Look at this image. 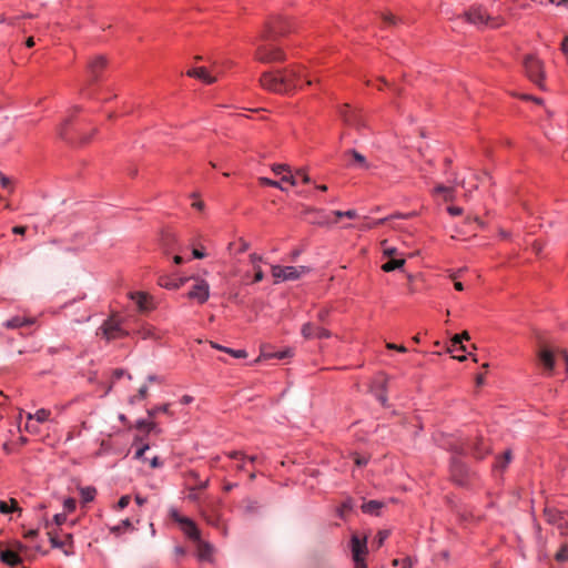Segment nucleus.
<instances>
[{
    "label": "nucleus",
    "mask_w": 568,
    "mask_h": 568,
    "mask_svg": "<svg viewBox=\"0 0 568 568\" xmlns=\"http://www.w3.org/2000/svg\"><path fill=\"white\" fill-rule=\"evenodd\" d=\"M0 184L3 189L8 190L9 192L13 191L12 181L2 172H0Z\"/></svg>",
    "instance_id": "obj_41"
},
{
    "label": "nucleus",
    "mask_w": 568,
    "mask_h": 568,
    "mask_svg": "<svg viewBox=\"0 0 568 568\" xmlns=\"http://www.w3.org/2000/svg\"><path fill=\"white\" fill-rule=\"evenodd\" d=\"M524 68L527 77L539 88L544 89V63L535 55H526L524 59Z\"/></svg>",
    "instance_id": "obj_4"
},
{
    "label": "nucleus",
    "mask_w": 568,
    "mask_h": 568,
    "mask_svg": "<svg viewBox=\"0 0 568 568\" xmlns=\"http://www.w3.org/2000/svg\"><path fill=\"white\" fill-rule=\"evenodd\" d=\"M301 333H302L303 337H305L307 339L313 338V337L328 338L332 335L329 331H327L325 328L316 327L312 323H305L302 326Z\"/></svg>",
    "instance_id": "obj_16"
},
{
    "label": "nucleus",
    "mask_w": 568,
    "mask_h": 568,
    "mask_svg": "<svg viewBox=\"0 0 568 568\" xmlns=\"http://www.w3.org/2000/svg\"><path fill=\"white\" fill-rule=\"evenodd\" d=\"M306 272L305 266H273L272 267V275L275 278V282L280 281H295L297 280L302 274Z\"/></svg>",
    "instance_id": "obj_5"
},
{
    "label": "nucleus",
    "mask_w": 568,
    "mask_h": 568,
    "mask_svg": "<svg viewBox=\"0 0 568 568\" xmlns=\"http://www.w3.org/2000/svg\"><path fill=\"white\" fill-rule=\"evenodd\" d=\"M258 181L263 185H270V186L277 185V181H273V180H270L267 178H260Z\"/></svg>",
    "instance_id": "obj_60"
},
{
    "label": "nucleus",
    "mask_w": 568,
    "mask_h": 568,
    "mask_svg": "<svg viewBox=\"0 0 568 568\" xmlns=\"http://www.w3.org/2000/svg\"><path fill=\"white\" fill-rule=\"evenodd\" d=\"M246 247L247 244L243 237H240L239 240L233 241L229 244L230 254L235 257L243 255L246 252Z\"/></svg>",
    "instance_id": "obj_24"
},
{
    "label": "nucleus",
    "mask_w": 568,
    "mask_h": 568,
    "mask_svg": "<svg viewBox=\"0 0 568 568\" xmlns=\"http://www.w3.org/2000/svg\"><path fill=\"white\" fill-rule=\"evenodd\" d=\"M34 324V318L14 316L3 323L7 328L14 329Z\"/></svg>",
    "instance_id": "obj_22"
},
{
    "label": "nucleus",
    "mask_w": 568,
    "mask_h": 568,
    "mask_svg": "<svg viewBox=\"0 0 568 568\" xmlns=\"http://www.w3.org/2000/svg\"><path fill=\"white\" fill-rule=\"evenodd\" d=\"M26 430L29 432V433H39V428L36 424H32V423H27L26 426H24Z\"/></svg>",
    "instance_id": "obj_58"
},
{
    "label": "nucleus",
    "mask_w": 568,
    "mask_h": 568,
    "mask_svg": "<svg viewBox=\"0 0 568 568\" xmlns=\"http://www.w3.org/2000/svg\"><path fill=\"white\" fill-rule=\"evenodd\" d=\"M329 314V311L327 308H323L317 313V318L320 322L325 323L327 320V316Z\"/></svg>",
    "instance_id": "obj_54"
},
{
    "label": "nucleus",
    "mask_w": 568,
    "mask_h": 568,
    "mask_svg": "<svg viewBox=\"0 0 568 568\" xmlns=\"http://www.w3.org/2000/svg\"><path fill=\"white\" fill-rule=\"evenodd\" d=\"M106 63V58L103 55H98L88 62V72L90 75L88 85H92L100 80V75L105 69Z\"/></svg>",
    "instance_id": "obj_10"
},
{
    "label": "nucleus",
    "mask_w": 568,
    "mask_h": 568,
    "mask_svg": "<svg viewBox=\"0 0 568 568\" xmlns=\"http://www.w3.org/2000/svg\"><path fill=\"white\" fill-rule=\"evenodd\" d=\"M389 536V532L387 530H382L377 535V545L382 546L384 540Z\"/></svg>",
    "instance_id": "obj_55"
},
{
    "label": "nucleus",
    "mask_w": 568,
    "mask_h": 568,
    "mask_svg": "<svg viewBox=\"0 0 568 568\" xmlns=\"http://www.w3.org/2000/svg\"><path fill=\"white\" fill-rule=\"evenodd\" d=\"M189 298L196 300L200 304L207 301L210 296V285L201 278H195L191 291L187 293Z\"/></svg>",
    "instance_id": "obj_12"
},
{
    "label": "nucleus",
    "mask_w": 568,
    "mask_h": 568,
    "mask_svg": "<svg viewBox=\"0 0 568 568\" xmlns=\"http://www.w3.org/2000/svg\"><path fill=\"white\" fill-rule=\"evenodd\" d=\"M39 531L38 529H30L24 534V537L28 539H33L38 536Z\"/></svg>",
    "instance_id": "obj_62"
},
{
    "label": "nucleus",
    "mask_w": 568,
    "mask_h": 568,
    "mask_svg": "<svg viewBox=\"0 0 568 568\" xmlns=\"http://www.w3.org/2000/svg\"><path fill=\"white\" fill-rule=\"evenodd\" d=\"M187 77L196 78L206 84H212L216 81V77H213L204 67L193 68L186 72Z\"/></svg>",
    "instance_id": "obj_20"
},
{
    "label": "nucleus",
    "mask_w": 568,
    "mask_h": 568,
    "mask_svg": "<svg viewBox=\"0 0 568 568\" xmlns=\"http://www.w3.org/2000/svg\"><path fill=\"white\" fill-rule=\"evenodd\" d=\"M339 114L343 118L344 122L349 125L354 126L357 130H361L363 128H366V122L363 119L362 114H359L356 111L351 110L348 104H344Z\"/></svg>",
    "instance_id": "obj_11"
},
{
    "label": "nucleus",
    "mask_w": 568,
    "mask_h": 568,
    "mask_svg": "<svg viewBox=\"0 0 568 568\" xmlns=\"http://www.w3.org/2000/svg\"><path fill=\"white\" fill-rule=\"evenodd\" d=\"M291 355H292L291 349H285L282 352H271V351L263 349L261 356L255 362L258 363L262 359H272V358L283 359V358L290 357Z\"/></svg>",
    "instance_id": "obj_25"
},
{
    "label": "nucleus",
    "mask_w": 568,
    "mask_h": 568,
    "mask_svg": "<svg viewBox=\"0 0 568 568\" xmlns=\"http://www.w3.org/2000/svg\"><path fill=\"white\" fill-rule=\"evenodd\" d=\"M189 484H193L194 486L191 488V490L194 489H204L207 486V479L205 480H199V475L195 471H190L187 475Z\"/></svg>",
    "instance_id": "obj_28"
},
{
    "label": "nucleus",
    "mask_w": 568,
    "mask_h": 568,
    "mask_svg": "<svg viewBox=\"0 0 568 568\" xmlns=\"http://www.w3.org/2000/svg\"><path fill=\"white\" fill-rule=\"evenodd\" d=\"M450 473L453 479L458 485H465L468 477V469L459 458H454L450 465Z\"/></svg>",
    "instance_id": "obj_14"
},
{
    "label": "nucleus",
    "mask_w": 568,
    "mask_h": 568,
    "mask_svg": "<svg viewBox=\"0 0 568 568\" xmlns=\"http://www.w3.org/2000/svg\"><path fill=\"white\" fill-rule=\"evenodd\" d=\"M384 507V503L378 500H369L362 505V510L369 515H379V510Z\"/></svg>",
    "instance_id": "obj_27"
},
{
    "label": "nucleus",
    "mask_w": 568,
    "mask_h": 568,
    "mask_svg": "<svg viewBox=\"0 0 568 568\" xmlns=\"http://www.w3.org/2000/svg\"><path fill=\"white\" fill-rule=\"evenodd\" d=\"M51 412L45 408H40L34 413V420L37 423H44L49 420Z\"/></svg>",
    "instance_id": "obj_39"
},
{
    "label": "nucleus",
    "mask_w": 568,
    "mask_h": 568,
    "mask_svg": "<svg viewBox=\"0 0 568 568\" xmlns=\"http://www.w3.org/2000/svg\"><path fill=\"white\" fill-rule=\"evenodd\" d=\"M382 245H383V253H384L385 256H388V257L392 258V257H394V256H396L398 254V251H397L396 247L386 246V241H384L382 243Z\"/></svg>",
    "instance_id": "obj_44"
},
{
    "label": "nucleus",
    "mask_w": 568,
    "mask_h": 568,
    "mask_svg": "<svg viewBox=\"0 0 568 568\" xmlns=\"http://www.w3.org/2000/svg\"><path fill=\"white\" fill-rule=\"evenodd\" d=\"M26 231H27V226H22V225L14 226V227L12 229V232H13L14 234H19V235H23V234L26 233Z\"/></svg>",
    "instance_id": "obj_63"
},
{
    "label": "nucleus",
    "mask_w": 568,
    "mask_h": 568,
    "mask_svg": "<svg viewBox=\"0 0 568 568\" xmlns=\"http://www.w3.org/2000/svg\"><path fill=\"white\" fill-rule=\"evenodd\" d=\"M67 520L65 514H57L53 517V521L57 526H61Z\"/></svg>",
    "instance_id": "obj_56"
},
{
    "label": "nucleus",
    "mask_w": 568,
    "mask_h": 568,
    "mask_svg": "<svg viewBox=\"0 0 568 568\" xmlns=\"http://www.w3.org/2000/svg\"><path fill=\"white\" fill-rule=\"evenodd\" d=\"M260 83L266 90L280 92V93L285 92V87H283V84H282V79H281L280 73L275 74L272 72H265L262 74V77L260 79Z\"/></svg>",
    "instance_id": "obj_13"
},
{
    "label": "nucleus",
    "mask_w": 568,
    "mask_h": 568,
    "mask_svg": "<svg viewBox=\"0 0 568 568\" xmlns=\"http://www.w3.org/2000/svg\"><path fill=\"white\" fill-rule=\"evenodd\" d=\"M69 125V120H65L59 128H58V134L61 139H67V128Z\"/></svg>",
    "instance_id": "obj_48"
},
{
    "label": "nucleus",
    "mask_w": 568,
    "mask_h": 568,
    "mask_svg": "<svg viewBox=\"0 0 568 568\" xmlns=\"http://www.w3.org/2000/svg\"><path fill=\"white\" fill-rule=\"evenodd\" d=\"M510 460H511V452L506 450L504 453L503 457L497 460V463L495 464V467L500 470H504L507 467V465L510 463Z\"/></svg>",
    "instance_id": "obj_37"
},
{
    "label": "nucleus",
    "mask_w": 568,
    "mask_h": 568,
    "mask_svg": "<svg viewBox=\"0 0 568 568\" xmlns=\"http://www.w3.org/2000/svg\"><path fill=\"white\" fill-rule=\"evenodd\" d=\"M64 509L68 511V513H71L75 509V500L73 498H68L64 500Z\"/></svg>",
    "instance_id": "obj_50"
},
{
    "label": "nucleus",
    "mask_w": 568,
    "mask_h": 568,
    "mask_svg": "<svg viewBox=\"0 0 568 568\" xmlns=\"http://www.w3.org/2000/svg\"><path fill=\"white\" fill-rule=\"evenodd\" d=\"M161 413L170 414V405L169 404H164V405H160V406L153 407V408L148 410V416H149L150 419H153V418L156 417L158 414H161Z\"/></svg>",
    "instance_id": "obj_35"
},
{
    "label": "nucleus",
    "mask_w": 568,
    "mask_h": 568,
    "mask_svg": "<svg viewBox=\"0 0 568 568\" xmlns=\"http://www.w3.org/2000/svg\"><path fill=\"white\" fill-rule=\"evenodd\" d=\"M560 49L564 54H568V37H565Z\"/></svg>",
    "instance_id": "obj_64"
},
{
    "label": "nucleus",
    "mask_w": 568,
    "mask_h": 568,
    "mask_svg": "<svg viewBox=\"0 0 568 568\" xmlns=\"http://www.w3.org/2000/svg\"><path fill=\"white\" fill-rule=\"evenodd\" d=\"M256 59L261 62L270 63L283 61L285 59V54L280 48H276L273 44H265L257 48Z\"/></svg>",
    "instance_id": "obj_7"
},
{
    "label": "nucleus",
    "mask_w": 568,
    "mask_h": 568,
    "mask_svg": "<svg viewBox=\"0 0 568 568\" xmlns=\"http://www.w3.org/2000/svg\"><path fill=\"white\" fill-rule=\"evenodd\" d=\"M136 334L142 339L153 338L154 337V329L152 326L144 325L140 329L136 331Z\"/></svg>",
    "instance_id": "obj_38"
},
{
    "label": "nucleus",
    "mask_w": 568,
    "mask_h": 568,
    "mask_svg": "<svg viewBox=\"0 0 568 568\" xmlns=\"http://www.w3.org/2000/svg\"><path fill=\"white\" fill-rule=\"evenodd\" d=\"M130 298L136 304L139 312L148 313L153 310L152 297L143 292L130 293Z\"/></svg>",
    "instance_id": "obj_15"
},
{
    "label": "nucleus",
    "mask_w": 568,
    "mask_h": 568,
    "mask_svg": "<svg viewBox=\"0 0 568 568\" xmlns=\"http://www.w3.org/2000/svg\"><path fill=\"white\" fill-rule=\"evenodd\" d=\"M0 560L10 567L22 564V558L16 549L0 550Z\"/></svg>",
    "instance_id": "obj_19"
},
{
    "label": "nucleus",
    "mask_w": 568,
    "mask_h": 568,
    "mask_svg": "<svg viewBox=\"0 0 568 568\" xmlns=\"http://www.w3.org/2000/svg\"><path fill=\"white\" fill-rule=\"evenodd\" d=\"M404 264H405V258H394V257H392V258H389V261H388V262H386V263L382 266V270H383L384 272H387V273H388V272H393V271H395V270H397V268L403 267V266H404Z\"/></svg>",
    "instance_id": "obj_29"
},
{
    "label": "nucleus",
    "mask_w": 568,
    "mask_h": 568,
    "mask_svg": "<svg viewBox=\"0 0 568 568\" xmlns=\"http://www.w3.org/2000/svg\"><path fill=\"white\" fill-rule=\"evenodd\" d=\"M82 500L84 503L92 501L95 497L97 490L93 487H84L80 490Z\"/></svg>",
    "instance_id": "obj_36"
},
{
    "label": "nucleus",
    "mask_w": 568,
    "mask_h": 568,
    "mask_svg": "<svg viewBox=\"0 0 568 568\" xmlns=\"http://www.w3.org/2000/svg\"><path fill=\"white\" fill-rule=\"evenodd\" d=\"M149 449V445L144 444L141 447H139L135 452L134 458L141 459L144 455V453Z\"/></svg>",
    "instance_id": "obj_51"
},
{
    "label": "nucleus",
    "mask_w": 568,
    "mask_h": 568,
    "mask_svg": "<svg viewBox=\"0 0 568 568\" xmlns=\"http://www.w3.org/2000/svg\"><path fill=\"white\" fill-rule=\"evenodd\" d=\"M48 535L50 537V541H51L52 547H54V548H62L64 546V542L60 541L58 539V537L52 531H49Z\"/></svg>",
    "instance_id": "obj_46"
},
{
    "label": "nucleus",
    "mask_w": 568,
    "mask_h": 568,
    "mask_svg": "<svg viewBox=\"0 0 568 568\" xmlns=\"http://www.w3.org/2000/svg\"><path fill=\"white\" fill-rule=\"evenodd\" d=\"M545 518L547 523L557 525V527L561 530L566 529L567 521L565 520V516L561 511L555 509V508H545L544 510Z\"/></svg>",
    "instance_id": "obj_17"
},
{
    "label": "nucleus",
    "mask_w": 568,
    "mask_h": 568,
    "mask_svg": "<svg viewBox=\"0 0 568 568\" xmlns=\"http://www.w3.org/2000/svg\"><path fill=\"white\" fill-rule=\"evenodd\" d=\"M12 511H19V513L22 511V509L18 506V503L14 498H10V505H8L7 501H3V500L0 501V513L1 514H9Z\"/></svg>",
    "instance_id": "obj_30"
},
{
    "label": "nucleus",
    "mask_w": 568,
    "mask_h": 568,
    "mask_svg": "<svg viewBox=\"0 0 568 568\" xmlns=\"http://www.w3.org/2000/svg\"><path fill=\"white\" fill-rule=\"evenodd\" d=\"M130 504V496H122L119 501H118V505H116V508L119 510H122L124 509L128 505Z\"/></svg>",
    "instance_id": "obj_49"
},
{
    "label": "nucleus",
    "mask_w": 568,
    "mask_h": 568,
    "mask_svg": "<svg viewBox=\"0 0 568 568\" xmlns=\"http://www.w3.org/2000/svg\"><path fill=\"white\" fill-rule=\"evenodd\" d=\"M455 349H459L463 352L466 351V346L463 345V341L460 339V335L458 334L454 335L453 338L450 339V346L448 347V352L453 353Z\"/></svg>",
    "instance_id": "obj_34"
},
{
    "label": "nucleus",
    "mask_w": 568,
    "mask_h": 568,
    "mask_svg": "<svg viewBox=\"0 0 568 568\" xmlns=\"http://www.w3.org/2000/svg\"><path fill=\"white\" fill-rule=\"evenodd\" d=\"M197 556L200 560L211 561L213 555V546L202 539L197 540Z\"/></svg>",
    "instance_id": "obj_21"
},
{
    "label": "nucleus",
    "mask_w": 568,
    "mask_h": 568,
    "mask_svg": "<svg viewBox=\"0 0 568 568\" xmlns=\"http://www.w3.org/2000/svg\"><path fill=\"white\" fill-rule=\"evenodd\" d=\"M224 352L232 355L235 358H245L247 355L245 349H233V348L226 347V349H224Z\"/></svg>",
    "instance_id": "obj_43"
},
{
    "label": "nucleus",
    "mask_w": 568,
    "mask_h": 568,
    "mask_svg": "<svg viewBox=\"0 0 568 568\" xmlns=\"http://www.w3.org/2000/svg\"><path fill=\"white\" fill-rule=\"evenodd\" d=\"M285 92L298 88L300 80L304 77L303 68H287L280 72Z\"/></svg>",
    "instance_id": "obj_6"
},
{
    "label": "nucleus",
    "mask_w": 568,
    "mask_h": 568,
    "mask_svg": "<svg viewBox=\"0 0 568 568\" xmlns=\"http://www.w3.org/2000/svg\"><path fill=\"white\" fill-rule=\"evenodd\" d=\"M282 34V28L278 21L268 22L265 26L262 37L264 39H274L276 36Z\"/></svg>",
    "instance_id": "obj_26"
},
{
    "label": "nucleus",
    "mask_w": 568,
    "mask_h": 568,
    "mask_svg": "<svg viewBox=\"0 0 568 568\" xmlns=\"http://www.w3.org/2000/svg\"><path fill=\"white\" fill-rule=\"evenodd\" d=\"M162 242L164 246H169L175 242V235L173 233H164L162 235Z\"/></svg>",
    "instance_id": "obj_47"
},
{
    "label": "nucleus",
    "mask_w": 568,
    "mask_h": 568,
    "mask_svg": "<svg viewBox=\"0 0 568 568\" xmlns=\"http://www.w3.org/2000/svg\"><path fill=\"white\" fill-rule=\"evenodd\" d=\"M481 446H483V439H476V442H474L471 444L473 454L478 459L484 458L485 454L488 452V449L486 447H481Z\"/></svg>",
    "instance_id": "obj_31"
},
{
    "label": "nucleus",
    "mask_w": 568,
    "mask_h": 568,
    "mask_svg": "<svg viewBox=\"0 0 568 568\" xmlns=\"http://www.w3.org/2000/svg\"><path fill=\"white\" fill-rule=\"evenodd\" d=\"M185 283L184 278L174 280L170 276L163 275L159 277V285L168 290H178Z\"/></svg>",
    "instance_id": "obj_23"
},
{
    "label": "nucleus",
    "mask_w": 568,
    "mask_h": 568,
    "mask_svg": "<svg viewBox=\"0 0 568 568\" xmlns=\"http://www.w3.org/2000/svg\"><path fill=\"white\" fill-rule=\"evenodd\" d=\"M537 355L539 363L548 374H551L554 371L556 356L562 358L566 364V371L568 374V353L565 349L551 348L547 345H540Z\"/></svg>",
    "instance_id": "obj_2"
},
{
    "label": "nucleus",
    "mask_w": 568,
    "mask_h": 568,
    "mask_svg": "<svg viewBox=\"0 0 568 568\" xmlns=\"http://www.w3.org/2000/svg\"><path fill=\"white\" fill-rule=\"evenodd\" d=\"M447 211H448V213H449L450 215H453V216L459 215V214H462V212H463V210H462L460 207H458V206H449V207L447 209Z\"/></svg>",
    "instance_id": "obj_59"
},
{
    "label": "nucleus",
    "mask_w": 568,
    "mask_h": 568,
    "mask_svg": "<svg viewBox=\"0 0 568 568\" xmlns=\"http://www.w3.org/2000/svg\"><path fill=\"white\" fill-rule=\"evenodd\" d=\"M172 518L181 525L183 532L193 541L201 539V532L195 523L187 517L180 516L176 511H172Z\"/></svg>",
    "instance_id": "obj_9"
},
{
    "label": "nucleus",
    "mask_w": 568,
    "mask_h": 568,
    "mask_svg": "<svg viewBox=\"0 0 568 568\" xmlns=\"http://www.w3.org/2000/svg\"><path fill=\"white\" fill-rule=\"evenodd\" d=\"M463 17L465 20L477 28L490 26L491 28H498L504 24V19L500 17H491L483 8V6H473L464 12Z\"/></svg>",
    "instance_id": "obj_1"
},
{
    "label": "nucleus",
    "mask_w": 568,
    "mask_h": 568,
    "mask_svg": "<svg viewBox=\"0 0 568 568\" xmlns=\"http://www.w3.org/2000/svg\"><path fill=\"white\" fill-rule=\"evenodd\" d=\"M386 347H387L388 349H396V351L402 352V353L407 352V348H406L405 346H403V345H396V344H393V343H387V344H386Z\"/></svg>",
    "instance_id": "obj_57"
},
{
    "label": "nucleus",
    "mask_w": 568,
    "mask_h": 568,
    "mask_svg": "<svg viewBox=\"0 0 568 568\" xmlns=\"http://www.w3.org/2000/svg\"><path fill=\"white\" fill-rule=\"evenodd\" d=\"M353 507V503L351 499L345 500L341 506V515L343 516L344 513L349 511Z\"/></svg>",
    "instance_id": "obj_52"
},
{
    "label": "nucleus",
    "mask_w": 568,
    "mask_h": 568,
    "mask_svg": "<svg viewBox=\"0 0 568 568\" xmlns=\"http://www.w3.org/2000/svg\"><path fill=\"white\" fill-rule=\"evenodd\" d=\"M122 527H124V528H129V527H131V521H130L129 519H124V520L121 523V525H120V526L112 528V530H113V531H120Z\"/></svg>",
    "instance_id": "obj_61"
},
{
    "label": "nucleus",
    "mask_w": 568,
    "mask_h": 568,
    "mask_svg": "<svg viewBox=\"0 0 568 568\" xmlns=\"http://www.w3.org/2000/svg\"><path fill=\"white\" fill-rule=\"evenodd\" d=\"M353 559L355 568H366L364 557L367 552L365 539H361L357 535H353L351 539Z\"/></svg>",
    "instance_id": "obj_8"
},
{
    "label": "nucleus",
    "mask_w": 568,
    "mask_h": 568,
    "mask_svg": "<svg viewBox=\"0 0 568 568\" xmlns=\"http://www.w3.org/2000/svg\"><path fill=\"white\" fill-rule=\"evenodd\" d=\"M148 394H149L148 386H146V385H143V386H141V387L139 388L138 394H136L135 396H133V397H131V398H130V403H131V404H134V403H135V400H138V399H144V398H146Z\"/></svg>",
    "instance_id": "obj_40"
},
{
    "label": "nucleus",
    "mask_w": 568,
    "mask_h": 568,
    "mask_svg": "<svg viewBox=\"0 0 568 568\" xmlns=\"http://www.w3.org/2000/svg\"><path fill=\"white\" fill-rule=\"evenodd\" d=\"M382 19L387 27L396 26L397 23V18L389 12L383 13Z\"/></svg>",
    "instance_id": "obj_42"
},
{
    "label": "nucleus",
    "mask_w": 568,
    "mask_h": 568,
    "mask_svg": "<svg viewBox=\"0 0 568 568\" xmlns=\"http://www.w3.org/2000/svg\"><path fill=\"white\" fill-rule=\"evenodd\" d=\"M349 155H352V158L354 159V162L359 166V168H363V169H367L368 168V164L366 162V159L363 154H361L359 152H357L356 150H349L347 152Z\"/></svg>",
    "instance_id": "obj_33"
},
{
    "label": "nucleus",
    "mask_w": 568,
    "mask_h": 568,
    "mask_svg": "<svg viewBox=\"0 0 568 568\" xmlns=\"http://www.w3.org/2000/svg\"><path fill=\"white\" fill-rule=\"evenodd\" d=\"M272 171L274 174L280 175L283 182H288L291 185L296 184L295 175L292 173V170L286 164H274L272 166Z\"/></svg>",
    "instance_id": "obj_18"
},
{
    "label": "nucleus",
    "mask_w": 568,
    "mask_h": 568,
    "mask_svg": "<svg viewBox=\"0 0 568 568\" xmlns=\"http://www.w3.org/2000/svg\"><path fill=\"white\" fill-rule=\"evenodd\" d=\"M295 174L302 178L303 183H311V178L306 174V172L303 169H298Z\"/></svg>",
    "instance_id": "obj_53"
},
{
    "label": "nucleus",
    "mask_w": 568,
    "mask_h": 568,
    "mask_svg": "<svg viewBox=\"0 0 568 568\" xmlns=\"http://www.w3.org/2000/svg\"><path fill=\"white\" fill-rule=\"evenodd\" d=\"M556 559L558 561H568V547L567 546H564L557 554H556Z\"/></svg>",
    "instance_id": "obj_45"
},
{
    "label": "nucleus",
    "mask_w": 568,
    "mask_h": 568,
    "mask_svg": "<svg viewBox=\"0 0 568 568\" xmlns=\"http://www.w3.org/2000/svg\"><path fill=\"white\" fill-rule=\"evenodd\" d=\"M121 318L113 314L99 327L97 334L105 338L106 341H113L129 336V332L122 328Z\"/></svg>",
    "instance_id": "obj_3"
},
{
    "label": "nucleus",
    "mask_w": 568,
    "mask_h": 568,
    "mask_svg": "<svg viewBox=\"0 0 568 568\" xmlns=\"http://www.w3.org/2000/svg\"><path fill=\"white\" fill-rule=\"evenodd\" d=\"M135 427L139 430H143V432L150 433V432L155 429L156 424L153 422V419H150V420L140 419V420L136 422Z\"/></svg>",
    "instance_id": "obj_32"
}]
</instances>
